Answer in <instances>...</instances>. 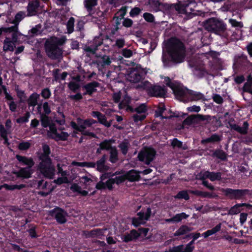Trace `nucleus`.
Segmentation results:
<instances>
[{"instance_id":"nucleus-1","label":"nucleus","mask_w":252,"mask_h":252,"mask_svg":"<svg viewBox=\"0 0 252 252\" xmlns=\"http://www.w3.org/2000/svg\"><path fill=\"white\" fill-rule=\"evenodd\" d=\"M170 59L163 53L162 61L166 67H170L172 63H181L185 59V47L184 43L177 37H172L166 42L165 47Z\"/></svg>"},{"instance_id":"nucleus-2","label":"nucleus","mask_w":252,"mask_h":252,"mask_svg":"<svg viewBox=\"0 0 252 252\" xmlns=\"http://www.w3.org/2000/svg\"><path fill=\"white\" fill-rule=\"evenodd\" d=\"M42 147L43 153H36L40 161L37 169L44 177L53 179L55 175V168L50 157L51 153L50 148L46 144H42Z\"/></svg>"},{"instance_id":"nucleus-3","label":"nucleus","mask_w":252,"mask_h":252,"mask_svg":"<svg viewBox=\"0 0 252 252\" xmlns=\"http://www.w3.org/2000/svg\"><path fill=\"white\" fill-rule=\"evenodd\" d=\"M62 43L57 38L47 39L44 44L45 52L49 58L52 60L59 59L62 56L63 51L59 45Z\"/></svg>"},{"instance_id":"nucleus-4","label":"nucleus","mask_w":252,"mask_h":252,"mask_svg":"<svg viewBox=\"0 0 252 252\" xmlns=\"http://www.w3.org/2000/svg\"><path fill=\"white\" fill-rule=\"evenodd\" d=\"M221 190L223 195L230 200H243L252 195V190L247 189L222 188Z\"/></svg>"},{"instance_id":"nucleus-5","label":"nucleus","mask_w":252,"mask_h":252,"mask_svg":"<svg viewBox=\"0 0 252 252\" xmlns=\"http://www.w3.org/2000/svg\"><path fill=\"white\" fill-rule=\"evenodd\" d=\"M204 27L208 31L219 34L226 30V25L217 18H211L204 22Z\"/></svg>"},{"instance_id":"nucleus-6","label":"nucleus","mask_w":252,"mask_h":252,"mask_svg":"<svg viewBox=\"0 0 252 252\" xmlns=\"http://www.w3.org/2000/svg\"><path fill=\"white\" fill-rule=\"evenodd\" d=\"M167 86L171 89L173 94L178 99L184 102L190 101V99L189 97V89L171 82L167 84Z\"/></svg>"},{"instance_id":"nucleus-7","label":"nucleus","mask_w":252,"mask_h":252,"mask_svg":"<svg viewBox=\"0 0 252 252\" xmlns=\"http://www.w3.org/2000/svg\"><path fill=\"white\" fill-rule=\"evenodd\" d=\"M252 66V63L248 60L247 56L244 55H238L235 57L233 67L234 69L245 71Z\"/></svg>"},{"instance_id":"nucleus-8","label":"nucleus","mask_w":252,"mask_h":252,"mask_svg":"<svg viewBox=\"0 0 252 252\" xmlns=\"http://www.w3.org/2000/svg\"><path fill=\"white\" fill-rule=\"evenodd\" d=\"M156 155V150L152 147H148L141 150L138 154L137 158L139 161L149 165L154 159Z\"/></svg>"},{"instance_id":"nucleus-9","label":"nucleus","mask_w":252,"mask_h":252,"mask_svg":"<svg viewBox=\"0 0 252 252\" xmlns=\"http://www.w3.org/2000/svg\"><path fill=\"white\" fill-rule=\"evenodd\" d=\"M164 9L171 16L185 15V11L181 1L176 3H164Z\"/></svg>"},{"instance_id":"nucleus-10","label":"nucleus","mask_w":252,"mask_h":252,"mask_svg":"<svg viewBox=\"0 0 252 252\" xmlns=\"http://www.w3.org/2000/svg\"><path fill=\"white\" fill-rule=\"evenodd\" d=\"M48 215L54 218L59 224H63L67 221L68 214L63 209L56 206L48 211Z\"/></svg>"},{"instance_id":"nucleus-11","label":"nucleus","mask_w":252,"mask_h":252,"mask_svg":"<svg viewBox=\"0 0 252 252\" xmlns=\"http://www.w3.org/2000/svg\"><path fill=\"white\" fill-rule=\"evenodd\" d=\"M182 2L185 11V18L189 19L197 15L195 9L197 6V3L195 0H186Z\"/></svg>"},{"instance_id":"nucleus-12","label":"nucleus","mask_w":252,"mask_h":252,"mask_svg":"<svg viewBox=\"0 0 252 252\" xmlns=\"http://www.w3.org/2000/svg\"><path fill=\"white\" fill-rule=\"evenodd\" d=\"M146 92L150 96L163 97L166 95L167 90L164 87L159 85H151L146 88Z\"/></svg>"},{"instance_id":"nucleus-13","label":"nucleus","mask_w":252,"mask_h":252,"mask_svg":"<svg viewBox=\"0 0 252 252\" xmlns=\"http://www.w3.org/2000/svg\"><path fill=\"white\" fill-rule=\"evenodd\" d=\"M103 43V35L100 34L98 36L94 37L93 40L90 42L89 45L85 48V51L92 54L95 53L99 46Z\"/></svg>"},{"instance_id":"nucleus-14","label":"nucleus","mask_w":252,"mask_h":252,"mask_svg":"<svg viewBox=\"0 0 252 252\" xmlns=\"http://www.w3.org/2000/svg\"><path fill=\"white\" fill-rule=\"evenodd\" d=\"M99 86L100 83L95 81L87 83L83 86V89L85 90V92L83 93V95L92 96L93 94L97 92L96 88Z\"/></svg>"},{"instance_id":"nucleus-15","label":"nucleus","mask_w":252,"mask_h":252,"mask_svg":"<svg viewBox=\"0 0 252 252\" xmlns=\"http://www.w3.org/2000/svg\"><path fill=\"white\" fill-rule=\"evenodd\" d=\"M39 6L40 2L38 0L30 1L27 7V16L31 17L37 15Z\"/></svg>"},{"instance_id":"nucleus-16","label":"nucleus","mask_w":252,"mask_h":252,"mask_svg":"<svg viewBox=\"0 0 252 252\" xmlns=\"http://www.w3.org/2000/svg\"><path fill=\"white\" fill-rule=\"evenodd\" d=\"M229 127L238 133L242 135H246L248 134L249 124L247 121H245L243 123V126L241 127L236 124L233 123L232 122L229 121L228 123Z\"/></svg>"},{"instance_id":"nucleus-17","label":"nucleus","mask_w":252,"mask_h":252,"mask_svg":"<svg viewBox=\"0 0 252 252\" xmlns=\"http://www.w3.org/2000/svg\"><path fill=\"white\" fill-rule=\"evenodd\" d=\"M92 116L97 119L98 122L107 127H109L112 125L111 121L108 122L105 115L99 111H93L91 114Z\"/></svg>"},{"instance_id":"nucleus-18","label":"nucleus","mask_w":252,"mask_h":252,"mask_svg":"<svg viewBox=\"0 0 252 252\" xmlns=\"http://www.w3.org/2000/svg\"><path fill=\"white\" fill-rule=\"evenodd\" d=\"M221 173L220 172H210L206 171L202 173V179H209L211 181H220Z\"/></svg>"},{"instance_id":"nucleus-19","label":"nucleus","mask_w":252,"mask_h":252,"mask_svg":"<svg viewBox=\"0 0 252 252\" xmlns=\"http://www.w3.org/2000/svg\"><path fill=\"white\" fill-rule=\"evenodd\" d=\"M15 158L22 165H26V167L32 168L35 164L33 158L31 157L28 158L26 156L17 155Z\"/></svg>"},{"instance_id":"nucleus-20","label":"nucleus","mask_w":252,"mask_h":252,"mask_svg":"<svg viewBox=\"0 0 252 252\" xmlns=\"http://www.w3.org/2000/svg\"><path fill=\"white\" fill-rule=\"evenodd\" d=\"M140 237V233L135 229H132L129 233H126L122 236V239L125 243L136 240Z\"/></svg>"},{"instance_id":"nucleus-21","label":"nucleus","mask_w":252,"mask_h":252,"mask_svg":"<svg viewBox=\"0 0 252 252\" xmlns=\"http://www.w3.org/2000/svg\"><path fill=\"white\" fill-rule=\"evenodd\" d=\"M128 77L130 82L136 83L139 82L143 79V75L142 72L133 69L129 72L128 74Z\"/></svg>"},{"instance_id":"nucleus-22","label":"nucleus","mask_w":252,"mask_h":252,"mask_svg":"<svg viewBox=\"0 0 252 252\" xmlns=\"http://www.w3.org/2000/svg\"><path fill=\"white\" fill-rule=\"evenodd\" d=\"M18 178L24 179L30 178L32 174V168L28 167H21L19 170L15 173Z\"/></svg>"},{"instance_id":"nucleus-23","label":"nucleus","mask_w":252,"mask_h":252,"mask_svg":"<svg viewBox=\"0 0 252 252\" xmlns=\"http://www.w3.org/2000/svg\"><path fill=\"white\" fill-rule=\"evenodd\" d=\"M126 180H127L129 182H133L139 181L140 179L139 172L134 169H131L127 172L125 174Z\"/></svg>"},{"instance_id":"nucleus-24","label":"nucleus","mask_w":252,"mask_h":252,"mask_svg":"<svg viewBox=\"0 0 252 252\" xmlns=\"http://www.w3.org/2000/svg\"><path fill=\"white\" fill-rule=\"evenodd\" d=\"M107 157V155L104 154L100 159L96 161L97 169L99 172H103L109 169V167L105 165Z\"/></svg>"},{"instance_id":"nucleus-25","label":"nucleus","mask_w":252,"mask_h":252,"mask_svg":"<svg viewBox=\"0 0 252 252\" xmlns=\"http://www.w3.org/2000/svg\"><path fill=\"white\" fill-rule=\"evenodd\" d=\"M244 206L247 207L248 209L252 208V205L246 203H237L230 209L229 214L232 215H236L241 212L240 208Z\"/></svg>"},{"instance_id":"nucleus-26","label":"nucleus","mask_w":252,"mask_h":252,"mask_svg":"<svg viewBox=\"0 0 252 252\" xmlns=\"http://www.w3.org/2000/svg\"><path fill=\"white\" fill-rule=\"evenodd\" d=\"M160 0H149V4L151 10L158 12L161 10V7H164V4L160 2Z\"/></svg>"},{"instance_id":"nucleus-27","label":"nucleus","mask_w":252,"mask_h":252,"mask_svg":"<svg viewBox=\"0 0 252 252\" xmlns=\"http://www.w3.org/2000/svg\"><path fill=\"white\" fill-rule=\"evenodd\" d=\"M221 140V136L218 134L214 133L212 134L209 137L202 139L201 141V143L202 144H205L209 143L219 142Z\"/></svg>"},{"instance_id":"nucleus-28","label":"nucleus","mask_w":252,"mask_h":252,"mask_svg":"<svg viewBox=\"0 0 252 252\" xmlns=\"http://www.w3.org/2000/svg\"><path fill=\"white\" fill-rule=\"evenodd\" d=\"M40 121L42 126L44 128L48 127L52 122L51 117L42 112H40Z\"/></svg>"},{"instance_id":"nucleus-29","label":"nucleus","mask_w":252,"mask_h":252,"mask_svg":"<svg viewBox=\"0 0 252 252\" xmlns=\"http://www.w3.org/2000/svg\"><path fill=\"white\" fill-rule=\"evenodd\" d=\"M192 228L186 225H181L179 229L174 233V236H180L185 235L191 231Z\"/></svg>"},{"instance_id":"nucleus-30","label":"nucleus","mask_w":252,"mask_h":252,"mask_svg":"<svg viewBox=\"0 0 252 252\" xmlns=\"http://www.w3.org/2000/svg\"><path fill=\"white\" fill-rule=\"evenodd\" d=\"M227 154L221 149H216L213 151L212 157L217 158L222 161H225L227 159Z\"/></svg>"},{"instance_id":"nucleus-31","label":"nucleus","mask_w":252,"mask_h":252,"mask_svg":"<svg viewBox=\"0 0 252 252\" xmlns=\"http://www.w3.org/2000/svg\"><path fill=\"white\" fill-rule=\"evenodd\" d=\"M40 95L36 93H33L31 94L27 99V103L29 107H34L37 105V101L39 98Z\"/></svg>"},{"instance_id":"nucleus-32","label":"nucleus","mask_w":252,"mask_h":252,"mask_svg":"<svg viewBox=\"0 0 252 252\" xmlns=\"http://www.w3.org/2000/svg\"><path fill=\"white\" fill-rule=\"evenodd\" d=\"M152 213L151 209L150 207L147 208L146 212L145 213L143 210L138 212L136 214L138 216V218L141 220H148L151 217Z\"/></svg>"},{"instance_id":"nucleus-33","label":"nucleus","mask_w":252,"mask_h":252,"mask_svg":"<svg viewBox=\"0 0 252 252\" xmlns=\"http://www.w3.org/2000/svg\"><path fill=\"white\" fill-rule=\"evenodd\" d=\"M189 97L190 99V101L204 99V95L203 94L191 90L189 91Z\"/></svg>"},{"instance_id":"nucleus-34","label":"nucleus","mask_w":252,"mask_h":252,"mask_svg":"<svg viewBox=\"0 0 252 252\" xmlns=\"http://www.w3.org/2000/svg\"><path fill=\"white\" fill-rule=\"evenodd\" d=\"M221 224L219 223L218 224L216 225L214 227H213L211 229H209L206 231L204 232L202 234V236L204 237V238H206L209 236L213 235L218 232H219L221 229Z\"/></svg>"},{"instance_id":"nucleus-35","label":"nucleus","mask_w":252,"mask_h":252,"mask_svg":"<svg viewBox=\"0 0 252 252\" xmlns=\"http://www.w3.org/2000/svg\"><path fill=\"white\" fill-rule=\"evenodd\" d=\"M193 193L197 196L208 198H213L217 196V195L214 193L203 191L198 190L193 191Z\"/></svg>"},{"instance_id":"nucleus-36","label":"nucleus","mask_w":252,"mask_h":252,"mask_svg":"<svg viewBox=\"0 0 252 252\" xmlns=\"http://www.w3.org/2000/svg\"><path fill=\"white\" fill-rule=\"evenodd\" d=\"M113 142V140L112 139H105L100 142L98 145L100 147V149L103 150L109 151L114 147L112 146Z\"/></svg>"},{"instance_id":"nucleus-37","label":"nucleus","mask_w":252,"mask_h":252,"mask_svg":"<svg viewBox=\"0 0 252 252\" xmlns=\"http://www.w3.org/2000/svg\"><path fill=\"white\" fill-rule=\"evenodd\" d=\"M104 235V230L100 228L94 229L89 232V236L92 238H101Z\"/></svg>"},{"instance_id":"nucleus-38","label":"nucleus","mask_w":252,"mask_h":252,"mask_svg":"<svg viewBox=\"0 0 252 252\" xmlns=\"http://www.w3.org/2000/svg\"><path fill=\"white\" fill-rule=\"evenodd\" d=\"M109 161L112 163H115L119 159L118 152L116 147H114L110 152Z\"/></svg>"},{"instance_id":"nucleus-39","label":"nucleus","mask_w":252,"mask_h":252,"mask_svg":"<svg viewBox=\"0 0 252 252\" xmlns=\"http://www.w3.org/2000/svg\"><path fill=\"white\" fill-rule=\"evenodd\" d=\"M29 227H30L27 231L29 233L30 237L32 239L37 238L39 235L37 234L36 231V226L33 224H30L28 225Z\"/></svg>"},{"instance_id":"nucleus-40","label":"nucleus","mask_w":252,"mask_h":252,"mask_svg":"<svg viewBox=\"0 0 252 252\" xmlns=\"http://www.w3.org/2000/svg\"><path fill=\"white\" fill-rule=\"evenodd\" d=\"M26 15L24 11H19L15 16L14 20L11 23L16 24L19 25V23L26 17Z\"/></svg>"},{"instance_id":"nucleus-41","label":"nucleus","mask_w":252,"mask_h":252,"mask_svg":"<svg viewBox=\"0 0 252 252\" xmlns=\"http://www.w3.org/2000/svg\"><path fill=\"white\" fill-rule=\"evenodd\" d=\"M244 92H246L252 94V78L249 77L247 81L244 84L243 87Z\"/></svg>"},{"instance_id":"nucleus-42","label":"nucleus","mask_w":252,"mask_h":252,"mask_svg":"<svg viewBox=\"0 0 252 252\" xmlns=\"http://www.w3.org/2000/svg\"><path fill=\"white\" fill-rule=\"evenodd\" d=\"M4 188H5L6 190H13L14 189H21L26 187V185L25 184H20V185H8L7 184H3Z\"/></svg>"},{"instance_id":"nucleus-43","label":"nucleus","mask_w":252,"mask_h":252,"mask_svg":"<svg viewBox=\"0 0 252 252\" xmlns=\"http://www.w3.org/2000/svg\"><path fill=\"white\" fill-rule=\"evenodd\" d=\"M15 91L16 92L17 96L19 99L20 103H25L27 98V96L24 91L19 90L18 87H17L15 88Z\"/></svg>"},{"instance_id":"nucleus-44","label":"nucleus","mask_w":252,"mask_h":252,"mask_svg":"<svg viewBox=\"0 0 252 252\" xmlns=\"http://www.w3.org/2000/svg\"><path fill=\"white\" fill-rule=\"evenodd\" d=\"M131 112H136L138 114L145 113L147 111V107L145 103H142L134 109L130 107Z\"/></svg>"},{"instance_id":"nucleus-45","label":"nucleus","mask_w":252,"mask_h":252,"mask_svg":"<svg viewBox=\"0 0 252 252\" xmlns=\"http://www.w3.org/2000/svg\"><path fill=\"white\" fill-rule=\"evenodd\" d=\"M174 198L178 199H184L186 200H188L189 199V196L187 190H183L179 191L178 193L174 196Z\"/></svg>"},{"instance_id":"nucleus-46","label":"nucleus","mask_w":252,"mask_h":252,"mask_svg":"<svg viewBox=\"0 0 252 252\" xmlns=\"http://www.w3.org/2000/svg\"><path fill=\"white\" fill-rule=\"evenodd\" d=\"M97 0H85L84 5L88 11L92 10L93 7L97 5Z\"/></svg>"},{"instance_id":"nucleus-47","label":"nucleus","mask_w":252,"mask_h":252,"mask_svg":"<svg viewBox=\"0 0 252 252\" xmlns=\"http://www.w3.org/2000/svg\"><path fill=\"white\" fill-rule=\"evenodd\" d=\"M199 238V235L196 234V236L193 237V239H192L188 244L186 245L185 248L187 252H192L195 247L193 246L194 244L195 241Z\"/></svg>"},{"instance_id":"nucleus-48","label":"nucleus","mask_w":252,"mask_h":252,"mask_svg":"<svg viewBox=\"0 0 252 252\" xmlns=\"http://www.w3.org/2000/svg\"><path fill=\"white\" fill-rule=\"evenodd\" d=\"M3 50L5 52L8 51H13L14 50V46L13 45L12 42L7 38H6L4 40Z\"/></svg>"},{"instance_id":"nucleus-49","label":"nucleus","mask_w":252,"mask_h":252,"mask_svg":"<svg viewBox=\"0 0 252 252\" xmlns=\"http://www.w3.org/2000/svg\"><path fill=\"white\" fill-rule=\"evenodd\" d=\"M194 115L196 123L205 121L210 122L212 120L211 116L210 115H203L201 114H196Z\"/></svg>"},{"instance_id":"nucleus-50","label":"nucleus","mask_w":252,"mask_h":252,"mask_svg":"<svg viewBox=\"0 0 252 252\" xmlns=\"http://www.w3.org/2000/svg\"><path fill=\"white\" fill-rule=\"evenodd\" d=\"M129 143L127 141H123L118 147L120 148L122 153L124 155H126L128 152L129 148Z\"/></svg>"},{"instance_id":"nucleus-51","label":"nucleus","mask_w":252,"mask_h":252,"mask_svg":"<svg viewBox=\"0 0 252 252\" xmlns=\"http://www.w3.org/2000/svg\"><path fill=\"white\" fill-rule=\"evenodd\" d=\"M75 19L73 17H70L68 20L66 24L67 32L71 33L74 31Z\"/></svg>"},{"instance_id":"nucleus-52","label":"nucleus","mask_w":252,"mask_h":252,"mask_svg":"<svg viewBox=\"0 0 252 252\" xmlns=\"http://www.w3.org/2000/svg\"><path fill=\"white\" fill-rule=\"evenodd\" d=\"M196 123V121L195 118V115H190L186 118L183 122L184 125L190 126L193 124Z\"/></svg>"},{"instance_id":"nucleus-53","label":"nucleus","mask_w":252,"mask_h":252,"mask_svg":"<svg viewBox=\"0 0 252 252\" xmlns=\"http://www.w3.org/2000/svg\"><path fill=\"white\" fill-rule=\"evenodd\" d=\"M189 215H187L185 213H181L177 214L173 217L174 222H179L183 219H186L189 217Z\"/></svg>"},{"instance_id":"nucleus-54","label":"nucleus","mask_w":252,"mask_h":252,"mask_svg":"<svg viewBox=\"0 0 252 252\" xmlns=\"http://www.w3.org/2000/svg\"><path fill=\"white\" fill-rule=\"evenodd\" d=\"M128 7L126 5L122 6L115 15L119 16L121 18H124L126 14Z\"/></svg>"},{"instance_id":"nucleus-55","label":"nucleus","mask_w":252,"mask_h":252,"mask_svg":"<svg viewBox=\"0 0 252 252\" xmlns=\"http://www.w3.org/2000/svg\"><path fill=\"white\" fill-rule=\"evenodd\" d=\"M30 117V112H27L24 116L20 117L16 119V123L18 124L27 123L29 122Z\"/></svg>"},{"instance_id":"nucleus-56","label":"nucleus","mask_w":252,"mask_h":252,"mask_svg":"<svg viewBox=\"0 0 252 252\" xmlns=\"http://www.w3.org/2000/svg\"><path fill=\"white\" fill-rule=\"evenodd\" d=\"M111 62V60L109 56L104 55L101 58L100 63L102 66L105 67L106 65H110Z\"/></svg>"},{"instance_id":"nucleus-57","label":"nucleus","mask_w":252,"mask_h":252,"mask_svg":"<svg viewBox=\"0 0 252 252\" xmlns=\"http://www.w3.org/2000/svg\"><path fill=\"white\" fill-rule=\"evenodd\" d=\"M31 146V144L29 142H22L19 144L18 148L21 151H26L28 150Z\"/></svg>"},{"instance_id":"nucleus-58","label":"nucleus","mask_w":252,"mask_h":252,"mask_svg":"<svg viewBox=\"0 0 252 252\" xmlns=\"http://www.w3.org/2000/svg\"><path fill=\"white\" fill-rule=\"evenodd\" d=\"M41 24H37L34 27H33L30 32L32 35H37L41 33Z\"/></svg>"},{"instance_id":"nucleus-59","label":"nucleus","mask_w":252,"mask_h":252,"mask_svg":"<svg viewBox=\"0 0 252 252\" xmlns=\"http://www.w3.org/2000/svg\"><path fill=\"white\" fill-rule=\"evenodd\" d=\"M68 136L69 134L67 132L62 131L61 133H57L56 135V138H58L56 140L65 141L67 139Z\"/></svg>"},{"instance_id":"nucleus-60","label":"nucleus","mask_w":252,"mask_h":252,"mask_svg":"<svg viewBox=\"0 0 252 252\" xmlns=\"http://www.w3.org/2000/svg\"><path fill=\"white\" fill-rule=\"evenodd\" d=\"M14 25L8 28H3L4 32L14 33L18 32V25L13 24Z\"/></svg>"},{"instance_id":"nucleus-61","label":"nucleus","mask_w":252,"mask_h":252,"mask_svg":"<svg viewBox=\"0 0 252 252\" xmlns=\"http://www.w3.org/2000/svg\"><path fill=\"white\" fill-rule=\"evenodd\" d=\"M212 99L215 102L218 104H222L223 102V98L219 94H213Z\"/></svg>"},{"instance_id":"nucleus-62","label":"nucleus","mask_w":252,"mask_h":252,"mask_svg":"<svg viewBox=\"0 0 252 252\" xmlns=\"http://www.w3.org/2000/svg\"><path fill=\"white\" fill-rule=\"evenodd\" d=\"M40 94L44 99H48L51 95V93L50 89L46 88L42 89Z\"/></svg>"},{"instance_id":"nucleus-63","label":"nucleus","mask_w":252,"mask_h":252,"mask_svg":"<svg viewBox=\"0 0 252 252\" xmlns=\"http://www.w3.org/2000/svg\"><path fill=\"white\" fill-rule=\"evenodd\" d=\"M68 87L69 89L74 93L76 92L80 88V86L78 83L73 81L69 83Z\"/></svg>"},{"instance_id":"nucleus-64","label":"nucleus","mask_w":252,"mask_h":252,"mask_svg":"<svg viewBox=\"0 0 252 252\" xmlns=\"http://www.w3.org/2000/svg\"><path fill=\"white\" fill-rule=\"evenodd\" d=\"M145 223L144 221H143L138 218L133 217L131 218V224L135 227H137L141 224H143Z\"/></svg>"}]
</instances>
